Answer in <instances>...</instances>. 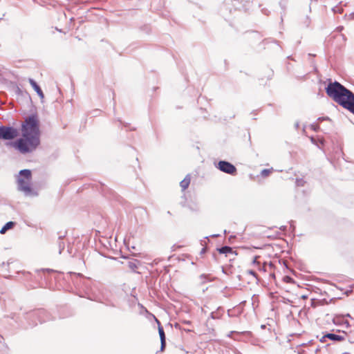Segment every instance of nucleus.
Here are the masks:
<instances>
[{
  "mask_svg": "<svg viewBox=\"0 0 354 354\" xmlns=\"http://www.w3.org/2000/svg\"><path fill=\"white\" fill-rule=\"evenodd\" d=\"M21 132L22 138L14 142L13 146L22 153L32 152L40 144L39 122L37 115L25 118Z\"/></svg>",
  "mask_w": 354,
  "mask_h": 354,
  "instance_id": "1",
  "label": "nucleus"
},
{
  "mask_svg": "<svg viewBox=\"0 0 354 354\" xmlns=\"http://www.w3.org/2000/svg\"><path fill=\"white\" fill-rule=\"evenodd\" d=\"M326 94L343 108L354 114V93L339 82L329 83Z\"/></svg>",
  "mask_w": 354,
  "mask_h": 354,
  "instance_id": "2",
  "label": "nucleus"
},
{
  "mask_svg": "<svg viewBox=\"0 0 354 354\" xmlns=\"http://www.w3.org/2000/svg\"><path fill=\"white\" fill-rule=\"evenodd\" d=\"M31 171L29 169H22L19 171V176L17 179L18 189L26 196L36 195L30 187Z\"/></svg>",
  "mask_w": 354,
  "mask_h": 354,
  "instance_id": "3",
  "label": "nucleus"
},
{
  "mask_svg": "<svg viewBox=\"0 0 354 354\" xmlns=\"http://www.w3.org/2000/svg\"><path fill=\"white\" fill-rule=\"evenodd\" d=\"M18 135L17 129L12 127H0V140H12L17 138Z\"/></svg>",
  "mask_w": 354,
  "mask_h": 354,
  "instance_id": "4",
  "label": "nucleus"
},
{
  "mask_svg": "<svg viewBox=\"0 0 354 354\" xmlns=\"http://www.w3.org/2000/svg\"><path fill=\"white\" fill-rule=\"evenodd\" d=\"M221 171L228 174L234 175L236 172L234 165L225 160H221L218 163L217 167Z\"/></svg>",
  "mask_w": 354,
  "mask_h": 354,
  "instance_id": "5",
  "label": "nucleus"
},
{
  "mask_svg": "<svg viewBox=\"0 0 354 354\" xmlns=\"http://www.w3.org/2000/svg\"><path fill=\"white\" fill-rule=\"evenodd\" d=\"M29 317L37 319L39 323L45 322L49 319L48 317V313L44 309H39L32 312L29 314Z\"/></svg>",
  "mask_w": 354,
  "mask_h": 354,
  "instance_id": "6",
  "label": "nucleus"
},
{
  "mask_svg": "<svg viewBox=\"0 0 354 354\" xmlns=\"http://www.w3.org/2000/svg\"><path fill=\"white\" fill-rule=\"evenodd\" d=\"M29 83L32 86V87L34 88V90L36 91L37 95L39 96L41 99H43L44 97V95L43 93L42 90L39 87V86L37 84V82L33 80L30 78L29 79Z\"/></svg>",
  "mask_w": 354,
  "mask_h": 354,
  "instance_id": "7",
  "label": "nucleus"
},
{
  "mask_svg": "<svg viewBox=\"0 0 354 354\" xmlns=\"http://www.w3.org/2000/svg\"><path fill=\"white\" fill-rule=\"evenodd\" d=\"M325 337L328 338L329 339L333 341H342L344 339V337L343 336L336 335L334 333H327L323 337V338Z\"/></svg>",
  "mask_w": 354,
  "mask_h": 354,
  "instance_id": "8",
  "label": "nucleus"
},
{
  "mask_svg": "<svg viewBox=\"0 0 354 354\" xmlns=\"http://www.w3.org/2000/svg\"><path fill=\"white\" fill-rule=\"evenodd\" d=\"M64 236H65V235H61L58 237V239H57V245L58 250H59V254L62 253V252L64 250V247H65L64 242L63 241V239Z\"/></svg>",
  "mask_w": 354,
  "mask_h": 354,
  "instance_id": "9",
  "label": "nucleus"
},
{
  "mask_svg": "<svg viewBox=\"0 0 354 354\" xmlns=\"http://www.w3.org/2000/svg\"><path fill=\"white\" fill-rule=\"evenodd\" d=\"M138 264H140V261L137 259H133L128 262V267L131 271L136 272Z\"/></svg>",
  "mask_w": 354,
  "mask_h": 354,
  "instance_id": "10",
  "label": "nucleus"
},
{
  "mask_svg": "<svg viewBox=\"0 0 354 354\" xmlns=\"http://www.w3.org/2000/svg\"><path fill=\"white\" fill-rule=\"evenodd\" d=\"M190 183V177L187 175L183 180L180 181V185L183 190H185Z\"/></svg>",
  "mask_w": 354,
  "mask_h": 354,
  "instance_id": "11",
  "label": "nucleus"
},
{
  "mask_svg": "<svg viewBox=\"0 0 354 354\" xmlns=\"http://www.w3.org/2000/svg\"><path fill=\"white\" fill-rule=\"evenodd\" d=\"M15 223L12 221H9V222L6 223L5 224V225L1 229L0 233L1 234L6 233V231L8 230L9 229H11L15 225Z\"/></svg>",
  "mask_w": 354,
  "mask_h": 354,
  "instance_id": "12",
  "label": "nucleus"
},
{
  "mask_svg": "<svg viewBox=\"0 0 354 354\" xmlns=\"http://www.w3.org/2000/svg\"><path fill=\"white\" fill-rule=\"evenodd\" d=\"M156 321L158 324V333L160 335V340L166 339L165 334L162 326L160 325V322L156 319Z\"/></svg>",
  "mask_w": 354,
  "mask_h": 354,
  "instance_id": "13",
  "label": "nucleus"
},
{
  "mask_svg": "<svg viewBox=\"0 0 354 354\" xmlns=\"http://www.w3.org/2000/svg\"><path fill=\"white\" fill-rule=\"evenodd\" d=\"M219 253L221 254H227V253H231L232 252V248L230 246H227V245H225V246H223L220 248L218 249Z\"/></svg>",
  "mask_w": 354,
  "mask_h": 354,
  "instance_id": "14",
  "label": "nucleus"
},
{
  "mask_svg": "<svg viewBox=\"0 0 354 354\" xmlns=\"http://www.w3.org/2000/svg\"><path fill=\"white\" fill-rule=\"evenodd\" d=\"M221 308H218L216 311L212 312L210 313V317L212 319H220L222 316V313L220 312Z\"/></svg>",
  "mask_w": 354,
  "mask_h": 354,
  "instance_id": "15",
  "label": "nucleus"
},
{
  "mask_svg": "<svg viewBox=\"0 0 354 354\" xmlns=\"http://www.w3.org/2000/svg\"><path fill=\"white\" fill-rule=\"evenodd\" d=\"M273 169H264L261 171V176L262 177H267L272 171Z\"/></svg>",
  "mask_w": 354,
  "mask_h": 354,
  "instance_id": "16",
  "label": "nucleus"
},
{
  "mask_svg": "<svg viewBox=\"0 0 354 354\" xmlns=\"http://www.w3.org/2000/svg\"><path fill=\"white\" fill-rule=\"evenodd\" d=\"M310 140L313 144L316 145L318 147H319V144L322 145L323 143L321 139H316L313 137H311Z\"/></svg>",
  "mask_w": 354,
  "mask_h": 354,
  "instance_id": "17",
  "label": "nucleus"
},
{
  "mask_svg": "<svg viewBox=\"0 0 354 354\" xmlns=\"http://www.w3.org/2000/svg\"><path fill=\"white\" fill-rule=\"evenodd\" d=\"M296 183L297 186L302 187L304 185L305 181L302 178L297 179Z\"/></svg>",
  "mask_w": 354,
  "mask_h": 354,
  "instance_id": "18",
  "label": "nucleus"
},
{
  "mask_svg": "<svg viewBox=\"0 0 354 354\" xmlns=\"http://www.w3.org/2000/svg\"><path fill=\"white\" fill-rule=\"evenodd\" d=\"M333 10L334 12L342 13L343 11V9L340 6H337L333 8Z\"/></svg>",
  "mask_w": 354,
  "mask_h": 354,
  "instance_id": "19",
  "label": "nucleus"
},
{
  "mask_svg": "<svg viewBox=\"0 0 354 354\" xmlns=\"http://www.w3.org/2000/svg\"><path fill=\"white\" fill-rule=\"evenodd\" d=\"M280 6L282 9L285 10L287 6V1L286 0H281L279 3Z\"/></svg>",
  "mask_w": 354,
  "mask_h": 354,
  "instance_id": "20",
  "label": "nucleus"
},
{
  "mask_svg": "<svg viewBox=\"0 0 354 354\" xmlns=\"http://www.w3.org/2000/svg\"><path fill=\"white\" fill-rule=\"evenodd\" d=\"M160 351H163L166 345V339L160 340Z\"/></svg>",
  "mask_w": 354,
  "mask_h": 354,
  "instance_id": "21",
  "label": "nucleus"
},
{
  "mask_svg": "<svg viewBox=\"0 0 354 354\" xmlns=\"http://www.w3.org/2000/svg\"><path fill=\"white\" fill-rule=\"evenodd\" d=\"M248 273L249 274L254 276L255 278H257V274L256 272H254V270H248Z\"/></svg>",
  "mask_w": 354,
  "mask_h": 354,
  "instance_id": "22",
  "label": "nucleus"
},
{
  "mask_svg": "<svg viewBox=\"0 0 354 354\" xmlns=\"http://www.w3.org/2000/svg\"><path fill=\"white\" fill-rule=\"evenodd\" d=\"M266 267H267V264L266 263H263V265L262 266H259V270L261 271H264L266 272Z\"/></svg>",
  "mask_w": 354,
  "mask_h": 354,
  "instance_id": "23",
  "label": "nucleus"
},
{
  "mask_svg": "<svg viewBox=\"0 0 354 354\" xmlns=\"http://www.w3.org/2000/svg\"><path fill=\"white\" fill-rule=\"evenodd\" d=\"M258 258H259V257H257V256L254 257V259L252 261V263L253 264H254V265L255 264L259 265V262L257 261Z\"/></svg>",
  "mask_w": 354,
  "mask_h": 354,
  "instance_id": "24",
  "label": "nucleus"
},
{
  "mask_svg": "<svg viewBox=\"0 0 354 354\" xmlns=\"http://www.w3.org/2000/svg\"><path fill=\"white\" fill-rule=\"evenodd\" d=\"M311 128L314 130V131H317V129L319 128L318 125L317 124H312L311 125Z\"/></svg>",
  "mask_w": 354,
  "mask_h": 354,
  "instance_id": "25",
  "label": "nucleus"
},
{
  "mask_svg": "<svg viewBox=\"0 0 354 354\" xmlns=\"http://www.w3.org/2000/svg\"><path fill=\"white\" fill-rule=\"evenodd\" d=\"M207 276L205 274H201L200 276L201 279L202 280V283L205 282V279H206Z\"/></svg>",
  "mask_w": 354,
  "mask_h": 354,
  "instance_id": "26",
  "label": "nucleus"
},
{
  "mask_svg": "<svg viewBox=\"0 0 354 354\" xmlns=\"http://www.w3.org/2000/svg\"><path fill=\"white\" fill-rule=\"evenodd\" d=\"M329 120H330V119H329V118H328V117H326V118H324V117H322V118H318V120H319V121Z\"/></svg>",
  "mask_w": 354,
  "mask_h": 354,
  "instance_id": "27",
  "label": "nucleus"
},
{
  "mask_svg": "<svg viewBox=\"0 0 354 354\" xmlns=\"http://www.w3.org/2000/svg\"><path fill=\"white\" fill-rule=\"evenodd\" d=\"M354 13H351L348 16L346 15H345V17H348V19H351L353 18Z\"/></svg>",
  "mask_w": 354,
  "mask_h": 354,
  "instance_id": "28",
  "label": "nucleus"
},
{
  "mask_svg": "<svg viewBox=\"0 0 354 354\" xmlns=\"http://www.w3.org/2000/svg\"><path fill=\"white\" fill-rule=\"evenodd\" d=\"M343 28H344L343 26H339L337 28L338 31H342L343 30Z\"/></svg>",
  "mask_w": 354,
  "mask_h": 354,
  "instance_id": "29",
  "label": "nucleus"
},
{
  "mask_svg": "<svg viewBox=\"0 0 354 354\" xmlns=\"http://www.w3.org/2000/svg\"><path fill=\"white\" fill-rule=\"evenodd\" d=\"M234 333V331H231V332L230 333V334L228 335V337H230L232 336V333Z\"/></svg>",
  "mask_w": 354,
  "mask_h": 354,
  "instance_id": "30",
  "label": "nucleus"
},
{
  "mask_svg": "<svg viewBox=\"0 0 354 354\" xmlns=\"http://www.w3.org/2000/svg\"><path fill=\"white\" fill-rule=\"evenodd\" d=\"M286 278L287 279V281H290L292 279L290 277H286Z\"/></svg>",
  "mask_w": 354,
  "mask_h": 354,
  "instance_id": "31",
  "label": "nucleus"
},
{
  "mask_svg": "<svg viewBox=\"0 0 354 354\" xmlns=\"http://www.w3.org/2000/svg\"><path fill=\"white\" fill-rule=\"evenodd\" d=\"M270 277H272V278H274V277H275V275H274V274L273 273V274H270Z\"/></svg>",
  "mask_w": 354,
  "mask_h": 354,
  "instance_id": "32",
  "label": "nucleus"
},
{
  "mask_svg": "<svg viewBox=\"0 0 354 354\" xmlns=\"http://www.w3.org/2000/svg\"><path fill=\"white\" fill-rule=\"evenodd\" d=\"M299 123H298V122H297V123H296V124H295V127H296V128H298V127H299Z\"/></svg>",
  "mask_w": 354,
  "mask_h": 354,
  "instance_id": "33",
  "label": "nucleus"
},
{
  "mask_svg": "<svg viewBox=\"0 0 354 354\" xmlns=\"http://www.w3.org/2000/svg\"><path fill=\"white\" fill-rule=\"evenodd\" d=\"M218 236V234H214V235H212V236H213V237H216V236Z\"/></svg>",
  "mask_w": 354,
  "mask_h": 354,
  "instance_id": "34",
  "label": "nucleus"
},
{
  "mask_svg": "<svg viewBox=\"0 0 354 354\" xmlns=\"http://www.w3.org/2000/svg\"><path fill=\"white\" fill-rule=\"evenodd\" d=\"M342 158H343V160L347 161V160H346L345 158H344V156H342Z\"/></svg>",
  "mask_w": 354,
  "mask_h": 354,
  "instance_id": "35",
  "label": "nucleus"
},
{
  "mask_svg": "<svg viewBox=\"0 0 354 354\" xmlns=\"http://www.w3.org/2000/svg\"><path fill=\"white\" fill-rule=\"evenodd\" d=\"M10 263H12L11 261H8V265H9Z\"/></svg>",
  "mask_w": 354,
  "mask_h": 354,
  "instance_id": "36",
  "label": "nucleus"
},
{
  "mask_svg": "<svg viewBox=\"0 0 354 354\" xmlns=\"http://www.w3.org/2000/svg\"><path fill=\"white\" fill-rule=\"evenodd\" d=\"M37 322H35L32 325H37Z\"/></svg>",
  "mask_w": 354,
  "mask_h": 354,
  "instance_id": "37",
  "label": "nucleus"
},
{
  "mask_svg": "<svg viewBox=\"0 0 354 354\" xmlns=\"http://www.w3.org/2000/svg\"><path fill=\"white\" fill-rule=\"evenodd\" d=\"M342 354H350V353L346 352V353H344Z\"/></svg>",
  "mask_w": 354,
  "mask_h": 354,
  "instance_id": "38",
  "label": "nucleus"
}]
</instances>
